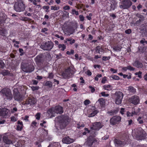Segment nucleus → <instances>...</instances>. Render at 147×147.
<instances>
[{
  "mask_svg": "<svg viewBox=\"0 0 147 147\" xmlns=\"http://www.w3.org/2000/svg\"><path fill=\"white\" fill-rule=\"evenodd\" d=\"M57 119L61 129H64L69 123L68 117L67 116L61 115L57 117Z\"/></svg>",
  "mask_w": 147,
  "mask_h": 147,
  "instance_id": "f257e3e1",
  "label": "nucleus"
},
{
  "mask_svg": "<svg viewBox=\"0 0 147 147\" xmlns=\"http://www.w3.org/2000/svg\"><path fill=\"white\" fill-rule=\"evenodd\" d=\"M95 135H90L87 139L86 141L84 144V145L89 147H92L93 144L95 145L98 144L97 140L95 138Z\"/></svg>",
  "mask_w": 147,
  "mask_h": 147,
  "instance_id": "f03ea898",
  "label": "nucleus"
},
{
  "mask_svg": "<svg viewBox=\"0 0 147 147\" xmlns=\"http://www.w3.org/2000/svg\"><path fill=\"white\" fill-rule=\"evenodd\" d=\"M15 10L17 12H20L24 11L25 8V6L22 0H19L15 2L14 6Z\"/></svg>",
  "mask_w": 147,
  "mask_h": 147,
  "instance_id": "7ed1b4c3",
  "label": "nucleus"
},
{
  "mask_svg": "<svg viewBox=\"0 0 147 147\" xmlns=\"http://www.w3.org/2000/svg\"><path fill=\"white\" fill-rule=\"evenodd\" d=\"M21 67L22 70L26 73L31 72L34 69V67L32 65L24 62L22 63Z\"/></svg>",
  "mask_w": 147,
  "mask_h": 147,
  "instance_id": "20e7f679",
  "label": "nucleus"
},
{
  "mask_svg": "<svg viewBox=\"0 0 147 147\" xmlns=\"http://www.w3.org/2000/svg\"><path fill=\"white\" fill-rule=\"evenodd\" d=\"M0 93L3 94V96H5L7 100H10L13 98L11 92L9 88H4L0 91Z\"/></svg>",
  "mask_w": 147,
  "mask_h": 147,
  "instance_id": "39448f33",
  "label": "nucleus"
},
{
  "mask_svg": "<svg viewBox=\"0 0 147 147\" xmlns=\"http://www.w3.org/2000/svg\"><path fill=\"white\" fill-rule=\"evenodd\" d=\"M54 44L51 41H48L41 45L40 47L43 50L50 51L53 47Z\"/></svg>",
  "mask_w": 147,
  "mask_h": 147,
  "instance_id": "423d86ee",
  "label": "nucleus"
},
{
  "mask_svg": "<svg viewBox=\"0 0 147 147\" xmlns=\"http://www.w3.org/2000/svg\"><path fill=\"white\" fill-rule=\"evenodd\" d=\"M115 103L118 105L121 104L123 94L120 91L116 92L115 94Z\"/></svg>",
  "mask_w": 147,
  "mask_h": 147,
  "instance_id": "0eeeda50",
  "label": "nucleus"
},
{
  "mask_svg": "<svg viewBox=\"0 0 147 147\" xmlns=\"http://www.w3.org/2000/svg\"><path fill=\"white\" fill-rule=\"evenodd\" d=\"M121 5L120 7L123 9H127L129 8L132 5V2L130 0H123L121 2Z\"/></svg>",
  "mask_w": 147,
  "mask_h": 147,
  "instance_id": "6e6552de",
  "label": "nucleus"
},
{
  "mask_svg": "<svg viewBox=\"0 0 147 147\" xmlns=\"http://www.w3.org/2000/svg\"><path fill=\"white\" fill-rule=\"evenodd\" d=\"M36 100L34 97L29 98L26 100L24 105L28 107H29L33 106L36 104Z\"/></svg>",
  "mask_w": 147,
  "mask_h": 147,
  "instance_id": "1a4fd4ad",
  "label": "nucleus"
},
{
  "mask_svg": "<svg viewBox=\"0 0 147 147\" xmlns=\"http://www.w3.org/2000/svg\"><path fill=\"white\" fill-rule=\"evenodd\" d=\"M71 71L72 70L70 67L68 68L62 72L61 76L64 78H68L72 75L71 73Z\"/></svg>",
  "mask_w": 147,
  "mask_h": 147,
  "instance_id": "9d476101",
  "label": "nucleus"
},
{
  "mask_svg": "<svg viewBox=\"0 0 147 147\" xmlns=\"http://www.w3.org/2000/svg\"><path fill=\"white\" fill-rule=\"evenodd\" d=\"M135 134L136 137L139 139L144 138L145 136V132L141 128L136 130Z\"/></svg>",
  "mask_w": 147,
  "mask_h": 147,
  "instance_id": "9b49d317",
  "label": "nucleus"
},
{
  "mask_svg": "<svg viewBox=\"0 0 147 147\" xmlns=\"http://www.w3.org/2000/svg\"><path fill=\"white\" fill-rule=\"evenodd\" d=\"M121 120V117L119 116H116L113 117L110 120V123L112 125H115L118 124Z\"/></svg>",
  "mask_w": 147,
  "mask_h": 147,
  "instance_id": "f8f14e48",
  "label": "nucleus"
},
{
  "mask_svg": "<svg viewBox=\"0 0 147 147\" xmlns=\"http://www.w3.org/2000/svg\"><path fill=\"white\" fill-rule=\"evenodd\" d=\"M115 146L117 147H121V146H123L125 143V140L115 139L114 141Z\"/></svg>",
  "mask_w": 147,
  "mask_h": 147,
  "instance_id": "ddd939ff",
  "label": "nucleus"
},
{
  "mask_svg": "<svg viewBox=\"0 0 147 147\" xmlns=\"http://www.w3.org/2000/svg\"><path fill=\"white\" fill-rule=\"evenodd\" d=\"M129 100L130 102L135 105L138 104L140 101L138 96L135 95L132 96Z\"/></svg>",
  "mask_w": 147,
  "mask_h": 147,
  "instance_id": "4468645a",
  "label": "nucleus"
},
{
  "mask_svg": "<svg viewBox=\"0 0 147 147\" xmlns=\"http://www.w3.org/2000/svg\"><path fill=\"white\" fill-rule=\"evenodd\" d=\"M14 98L15 100L20 101L23 100L24 97L22 95L20 94V93L18 92L15 94Z\"/></svg>",
  "mask_w": 147,
  "mask_h": 147,
  "instance_id": "2eb2a0df",
  "label": "nucleus"
},
{
  "mask_svg": "<svg viewBox=\"0 0 147 147\" xmlns=\"http://www.w3.org/2000/svg\"><path fill=\"white\" fill-rule=\"evenodd\" d=\"M9 111L6 109H0V115L4 117H6V116L8 115V113Z\"/></svg>",
  "mask_w": 147,
  "mask_h": 147,
  "instance_id": "dca6fc26",
  "label": "nucleus"
},
{
  "mask_svg": "<svg viewBox=\"0 0 147 147\" xmlns=\"http://www.w3.org/2000/svg\"><path fill=\"white\" fill-rule=\"evenodd\" d=\"M74 140L70 138L69 137H65L62 139L63 142L66 144H69L74 142Z\"/></svg>",
  "mask_w": 147,
  "mask_h": 147,
  "instance_id": "f3484780",
  "label": "nucleus"
},
{
  "mask_svg": "<svg viewBox=\"0 0 147 147\" xmlns=\"http://www.w3.org/2000/svg\"><path fill=\"white\" fill-rule=\"evenodd\" d=\"M53 109L55 113L61 114L63 112V107L60 106H56Z\"/></svg>",
  "mask_w": 147,
  "mask_h": 147,
  "instance_id": "a211bd4d",
  "label": "nucleus"
},
{
  "mask_svg": "<svg viewBox=\"0 0 147 147\" xmlns=\"http://www.w3.org/2000/svg\"><path fill=\"white\" fill-rule=\"evenodd\" d=\"M55 113L53 108L49 109L47 111V114L48 115V116L50 118L55 117Z\"/></svg>",
  "mask_w": 147,
  "mask_h": 147,
  "instance_id": "6ab92c4d",
  "label": "nucleus"
},
{
  "mask_svg": "<svg viewBox=\"0 0 147 147\" xmlns=\"http://www.w3.org/2000/svg\"><path fill=\"white\" fill-rule=\"evenodd\" d=\"M102 127L101 124L100 122H96L93 124V127H90L92 129L98 130Z\"/></svg>",
  "mask_w": 147,
  "mask_h": 147,
  "instance_id": "aec40b11",
  "label": "nucleus"
},
{
  "mask_svg": "<svg viewBox=\"0 0 147 147\" xmlns=\"http://www.w3.org/2000/svg\"><path fill=\"white\" fill-rule=\"evenodd\" d=\"M3 140L4 142L7 144H13V141L9 139L8 137L6 136H4L3 137Z\"/></svg>",
  "mask_w": 147,
  "mask_h": 147,
  "instance_id": "412c9836",
  "label": "nucleus"
},
{
  "mask_svg": "<svg viewBox=\"0 0 147 147\" xmlns=\"http://www.w3.org/2000/svg\"><path fill=\"white\" fill-rule=\"evenodd\" d=\"M133 65L138 68H142L143 67L142 63L138 60H136L133 64Z\"/></svg>",
  "mask_w": 147,
  "mask_h": 147,
  "instance_id": "4be33fe9",
  "label": "nucleus"
},
{
  "mask_svg": "<svg viewBox=\"0 0 147 147\" xmlns=\"http://www.w3.org/2000/svg\"><path fill=\"white\" fill-rule=\"evenodd\" d=\"M136 16L138 18H140V19H139L138 20L136 21V24H139L141 22L143 21L144 19V17L142 15H141L137 13L136 15Z\"/></svg>",
  "mask_w": 147,
  "mask_h": 147,
  "instance_id": "5701e85b",
  "label": "nucleus"
},
{
  "mask_svg": "<svg viewBox=\"0 0 147 147\" xmlns=\"http://www.w3.org/2000/svg\"><path fill=\"white\" fill-rule=\"evenodd\" d=\"M7 19V16L5 14L2 12L0 13V21L3 20L5 21Z\"/></svg>",
  "mask_w": 147,
  "mask_h": 147,
  "instance_id": "b1692460",
  "label": "nucleus"
},
{
  "mask_svg": "<svg viewBox=\"0 0 147 147\" xmlns=\"http://www.w3.org/2000/svg\"><path fill=\"white\" fill-rule=\"evenodd\" d=\"M98 101L99 102L101 107H104L105 103V100L104 99L102 98H100L98 99Z\"/></svg>",
  "mask_w": 147,
  "mask_h": 147,
  "instance_id": "393cba45",
  "label": "nucleus"
},
{
  "mask_svg": "<svg viewBox=\"0 0 147 147\" xmlns=\"http://www.w3.org/2000/svg\"><path fill=\"white\" fill-rule=\"evenodd\" d=\"M1 74L3 76H9L10 74V72L7 70H3L1 72Z\"/></svg>",
  "mask_w": 147,
  "mask_h": 147,
  "instance_id": "a878e982",
  "label": "nucleus"
},
{
  "mask_svg": "<svg viewBox=\"0 0 147 147\" xmlns=\"http://www.w3.org/2000/svg\"><path fill=\"white\" fill-rule=\"evenodd\" d=\"M128 90L130 92L135 93L136 91V90L133 86H130L128 87Z\"/></svg>",
  "mask_w": 147,
  "mask_h": 147,
  "instance_id": "bb28decb",
  "label": "nucleus"
},
{
  "mask_svg": "<svg viewBox=\"0 0 147 147\" xmlns=\"http://www.w3.org/2000/svg\"><path fill=\"white\" fill-rule=\"evenodd\" d=\"M23 142L21 141H19L15 144V146L16 147H24Z\"/></svg>",
  "mask_w": 147,
  "mask_h": 147,
  "instance_id": "cd10ccee",
  "label": "nucleus"
},
{
  "mask_svg": "<svg viewBox=\"0 0 147 147\" xmlns=\"http://www.w3.org/2000/svg\"><path fill=\"white\" fill-rule=\"evenodd\" d=\"M58 47L59 49L62 51H64L66 49V46L63 44H59L58 45Z\"/></svg>",
  "mask_w": 147,
  "mask_h": 147,
  "instance_id": "c85d7f7f",
  "label": "nucleus"
},
{
  "mask_svg": "<svg viewBox=\"0 0 147 147\" xmlns=\"http://www.w3.org/2000/svg\"><path fill=\"white\" fill-rule=\"evenodd\" d=\"M98 111L97 110L94 111L93 112L91 113L89 115V117H91L95 116L96 114H97Z\"/></svg>",
  "mask_w": 147,
  "mask_h": 147,
  "instance_id": "c756f323",
  "label": "nucleus"
},
{
  "mask_svg": "<svg viewBox=\"0 0 147 147\" xmlns=\"http://www.w3.org/2000/svg\"><path fill=\"white\" fill-rule=\"evenodd\" d=\"M35 61L37 63H40L41 62V57L40 56H38L35 58Z\"/></svg>",
  "mask_w": 147,
  "mask_h": 147,
  "instance_id": "7c9ffc66",
  "label": "nucleus"
},
{
  "mask_svg": "<svg viewBox=\"0 0 147 147\" xmlns=\"http://www.w3.org/2000/svg\"><path fill=\"white\" fill-rule=\"evenodd\" d=\"M45 85L48 86L49 88H51L52 86V84L51 82L48 81L46 82Z\"/></svg>",
  "mask_w": 147,
  "mask_h": 147,
  "instance_id": "2f4dec72",
  "label": "nucleus"
},
{
  "mask_svg": "<svg viewBox=\"0 0 147 147\" xmlns=\"http://www.w3.org/2000/svg\"><path fill=\"white\" fill-rule=\"evenodd\" d=\"M138 49L140 52L143 53L145 51L146 48L144 47H141L139 46L138 47Z\"/></svg>",
  "mask_w": 147,
  "mask_h": 147,
  "instance_id": "473e14b6",
  "label": "nucleus"
},
{
  "mask_svg": "<svg viewBox=\"0 0 147 147\" xmlns=\"http://www.w3.org/2000/svg\"><path fill=\"white\" fill-rule=\"evenodd\" d=\"M110 79L112 78L113 79L116 80H118L119 79V78L117 76L112 75L110 77Z\"/></svg>",
  "mask_w": 147,
  "mask_h": 147,
  "instance_id": "72a5a7b5",
  "label": "nucleus"
},
{
  "mask_svg": "<svg viewBox=\"0 0 147 147\" xmlns=\"http://www.w3.org/2000/svg\"><path fill=\"white\" fill-rule=\"evenodd\" d=\"M93 129H91V130H88L87 131L88 133H90L91 135H95V131H93Z\"/></svg>",
  "mask_w": 147,
  "mask_h": 147,
  "instance_id": "f704fd0d",
  "label": "nucleus"
},
{
  "mask_svg": "<svg viewBox=\"0 0 147 147\" xmlns=\"http://www.w3.org/2000/svg\"><path fill=\"white\" fill-rule=\"evenodd\" d=\"M5 64L1 60H0V66L1 68H3L5 66Z\"/></svg>",
  "mask_w": 147,
  "mask_h": 147,
  "instance_id": "c9c22d12",
  "label": "nucleus"
},
{
  "mask_svg": "<svg viewBox=\"0 0 147 147\" xmlns=\"http://www.w3.org/2000/svg\"><path fill=\"white\" fill-rule=\"evenodd\" d=\"M72 13L73 14H75L76 15H78L79 14L78 12L76 11V10L74 9H73L72 10Z\"/></svg>",
  "mask_w": 147,
  "mask_h": 147,
  "instance_id": "e433bc0d",
  "label": "nucleus"
},
{
  "mask_svg": "<svg viewBox=\"0 0 147 147\" xmlns=\"http://www.w3.org/2000/svg\"><path fill=\"white\" fill-rule=\"evenodd\" d=\"M142 74V72L140 71H139L138 72L136 73L135 74L136 75H138V77L139 78H142V75H141Z\"/></svg>",
  "mask_w": 147,
  "mask_h": 147,
  "instance_id": "4c0bfd02",
  "label": "nucleus"
},
{
  "mask_svg": "<svg viewBox=\"0 0 147 147\" xmlns=\"http://www.w3.org/2000/svg\"><path fill=\"white\" fill-rule=\"evenodd\" d=\"M59 9V7H56V6H51V10H56Z\"/></svg>",
  "mask_w": 147,
  "mask_h": 147,
  "instance_id": "58836bf2",
  "label": "nucleus"
},
{
  "mask_svg": "<svg viewBox=\"0 0 147 147\" xmlns=\"http://www.w3.org/2000/svg\"><path fill=\"white\" fill-rule=\"evenodd\" d=\"M22 126L18 125L16 129L18 130L21 131L22 129Z\"/></svg>",
  "mask_w": 147,
  "mask_h": 147,
  "instance_id": "ea45409f",
  "label": "nucleus"
},
{
  "mask_svg": "<svg viewBox=\"0 0 147 147\" xmlns=\"http://www.w3.org/2000/svg\"><path fill=\"white\" fill-rule=\"evenodd\" d=\"M115 113V111H113L111 110L110 111H108L107 112V113L111 115H114Z\"/></svg>",
  "mask_w": 147,
  "mask_h": 147,
  "instance_id": "a19ab883",
  "label": "nucleus"
},
{
  "mask_svg": "<svg viewBox=\"0 0 147 147\" xmlns=\"http://www.w3.org/2000/svg\"><path fill=\"white\" fill-rule=\"evenodd\" d=\"M22 20L24 21H29L31 20V19L30 18H29L27 17H23L22 18V19H21Z\"/></svg>",
  "mask_w": 147,
  "mask_h": 147,
  "instance_id": "79ce46f5",
  "label": "nucleus"
},
{
  "mask_svg": "<svg viewBox=\"0 0 147 147\" xmlns=\"http://www.w3.org/2000/svg\"><path fill=\"white\" fill-rule=\"evenodd\" d=\"M90 102V101L89 100H86L84 101V103L85 105H87L89 104Z\"/></svg>",
  "mask_w": 147,
  "mask_h": 147,
  "instance_id": "37998d69",
  "label": "nucleus"
},
{
  "mask_svg": "<svg viewBox=\"0 0 147 147\" xmlns=\"http://www.w3.org/2000/svg\"><path fill=\"white\" fill-rule=\"evenodd\" d=\"M131 29H129L125 31V33L126 34H129L131 33Z\"/></svg>",
  "mask_w": 147,
  "mask_h": 147,
  "instance_id": "c03bdc74",
  "label": "nucleus"
},
{
  "mask_svg": "<svg viewBox=\"0 0 147 147\" xmlns=\"http://www.w3.org/2000/svg\"><path fill=\"white\" fill-rule=\"evenodd\" d=\"M141 117H139L137 119L138 121H139L140 124H142L143 123V121L142 120H141Z\"/></svg>",
  "mask_w": 147,
  "mask_h": 147,
  "instance_id": "a18cd8bd",
  "label": "nucleus"
},
{
  "mask_svg": "<svg viewBox=\"0 0 147 147\" xmlns=\"http://www.w3.org/2000/svg\"><path fill=\"white\" fill-rule=\"evenodd\" d=\"M128 69L130 71H134L135 70V68L131 66H127Z\"/></svg>",
  "mask_w": 147,
  "mask_h": 147,
  "instance_id": "49530a36",
  "label": "nucleus"
},
{
  "mask_svg": "<svg viewBox=\"0 0 147 147\" xmlns=\"http://www.w3.org/2000/svg\"><path fill=\"white\" fill-rule=\"evenodd\" d=\"M110 57L104 56L102 57V60L104 61H107L110 59Z\"/></svg>",
  "mask_w": 147,
  "mask_h": 147,
  "instance_id": "de8ad7c7",
  "label": "nucleus"
},
{
  "mask_svg": "<svg viewBox=\"0 0 147 147\" xmlns=\"http://www.w3.org/2000/svg\"><path fill=\"white\" fill-rule=\"evenodd\" d=\"M101 94L102 96H109V94H106L105 92H101Z\"/></svg>",
  "mask_w": 147,
  "mask_h": 147,
  "instance_id": "09e8293b",
  "label": "nucleus"
},
{
  "mask_svg": "<svg viewBox=\"0 0 147 147\" xmlns=\"http://www.w3.org/2000/svg\"><path fill=\"white\" fill-rule=\"evenodd\" d=\"M40 113H38L36 114V119L38 120H39L40 119Z\"/></svg>",
  "mask_w": 147,
  "mask_h": 147,
  "instance_id": "8fccbe9b",
  "label": "nucleus"
},
{
  "mask_svg": "<svg viewBox=\"0 0 147 147\" xmlns=\"http://www.w3.org/2000/svg\"><path fill=\"white\" fill-rule=\"evenodd\" d=\"M126 77H127L128 79H130L131 78V75L128 76V75L125 74H124L123 75V78H125Z\"/></svg>",
  "mask_w": 147,
  "mask_h": 147,
  "instance_id": "3c124183",
  "label": "nucleus"
},
{
  "mask_svg": "<svg viewBox=\"0 0 147 147\" xmlns=\"http://www.w3.org/2000/svg\"><path fill=\"white\" fill-rule=\"evenodd\" d=\"M11 121L13 122H14L17 121V119L14 117H11Z\"/></svg>",
  "mask_w": 147,
  "mask_h": 147,
  "instance_id": "603ef678",
  "label": "nucleus"
},
{
  "mask_svg": "<svg viewBox=\"0 0 147 147\" xmlns=\"http://www.w3.org/2000/svg\"><path fill=\"white\" fill-rule=\"evenodd\" d=\"M111 87V86L109 85H107L106 86H103L104 88L106 90H109L108 89V88H110Z\"/></svg>",
  "mask_w": 147,
  "mask_h": 147,
  "instance_id": "864d4df0",
  "label": "nucleus"
},
{
  "mask_svg": "<svg viewBox=\"0 0 147 147\" xmlns=\"http://www.w3.org/2000/svg\"><path fill=\"white\" fill-rule=\"evenodd\" d=\"M53 74L52 73H50L49 74V76L48 77V78H53Z\"/></svg>",
  "mask_w": 147,
  "mask_h": 147,
  "instance_id": "5fc2aeb1",
  "label": "nucleus"
},
{
  "mask_svg": "<svg viewBox=\"0 0 147 147\" xmlns=\"http://www.w3.org/2000/svg\"><path fill=\"white\" fill-rule=\"evenodd\" d=\"M43 8L44 9H45L47 10L46 11V12H49L48 9L49 8V7L48 6H44L43 7Z\"/></svg>",
  "mask_w": 147,
  "mask_h": 147,
  "instance_id": "6e6d98bb",
  "label": "nucleus"
},
{
  "mask_svg": "<svg viewBox=\"0 0 147 147\" xmlns=\"http://www.w3.org/2000/svg\"><path fill=\"white\" fill-rule=\"evenodd\" d=\"M106 78L105 77L103 78L101 81V82L103 84L105 83V81L106 80Z\"/></svg>",
  "mask_w": 147,
  "mask_h": 147,
  "instance_id": "4d7b16f0",
  "label": "nucleus"
},
{
  "mask_svg": "<svg viewBox=\"0 0 147 147\" xmlns=\"http://www.w3.org/2000/svg\"><path fill=\"white\" fill-rule=\"evenodd\" d=\"M31 88L33 91L37 90L39 88L37 86H32Z\"/></svg>",
  "mask_w": 147,
  "mask_h": 147,
  "instance_id": "13d9d810",
  "label": "nucleus"
},
{
  "mask_svg": "<svg viewBox=\"0 0 147 147\" xmlns=\"http://www.w3.org/2000/svg\"><path fill=\"white\" fill-rule=\"evenodd\" d=\"M89 87L91 89V92H92L93 93L95 91V89L94 87H92L91 86H89Z\"/></svg>",
  "mask_w": 147,
  "mask_h": 147,
  "instance_id": "bf43d9fd",
  "label": "nucleus"
},
{
  "mask_svg": "<svg viewBox=\"0 0 147 147\" xmlns=\"http://www.w3.org/2000/svg\"><path fill=\"white\" fill-rule=\"evenodd\" d=\"M79 18L81 21H83L84 20V17L82 15H80Z\"/></svg>",
  "mask_w": 147,
  "mask_h": 147,
  "instance_id": "052dcab7",
  "label": "nucleus"
},
{
  "mask_svg": "<svg viewBox=\"0 0 147 147\" xmlns=\"http://www.w3.org/2000/svg\"><path fill=\"white\" fill-rule=\"evenodd\" d=\"M96 52L98 53H100V47L97 46L96 47Z\"/></svg>",
  "mask_w": 147,
  "mask_h": 147,
  "instance_id": "680f3d73",
  "label": "nucleus"
},
{
  "mask_svg": "<svg viewBox=\"0 0 147 147\" xmlns=\"http://www.w3.org/2000/svg\"><path fill=\"white\" fill-rule=\"evenodd\" d=\"M19 51L20 52V53H21L20 54V55L22 56L23 55V50L22 49H19Z\"/></svg>",
  "mask_w": 147,
  "mask_h": 147,
  "instance_id": "e2e57ef3",
  "label": "nucleus"
},
{
  "mask_svg": "<svg viewBox=\"0 0 147 147\" xmlns=\"http://www.w3.org/2000/svg\"><path fill=\"white\" fill-rule=\"evenodd\" d=\"M63 9L65 10L69 9H70V7L69 6L67 5L64 6L63 7Z\"/></svg>",
  "mask_w": 147,
  "mask_h": 147,
  "instance_id": "0e129e2a",
  "label": "nucleus"
},
{
  "mask_svg": "<svg viewBox=\"0 0 147 147\" xmlns=\"http://www.w3.org/2000/svg\"><path fill=\"white\" fill-rule=\"evenodd\" d=\"M141 31H142V33L144 34L146 32V30L145 28L142 29Z\"/></svg>",
  "mask_w": 147,
  "mask_h": 147,
  "instance_id": "69168bd1",
  "label": "nucleus"
},
{
  "mask_svg": "<svg viewBox=\"0 0 147 147\" xmlns=\"http://www.w3.org/2000/svg\"><path fill=\"white\" fill-rule=\"evenodd\" d=\"M110 71L112 72H113V73H115L117 72V70L113 68H111L110 69Z\"/></svg>",
  "mask_w": 147,
  "mask_h": 147,
  "instance_id": "338daca9",
  "label": "nucleus"
},
{
  "mask_svg": "<svg viewBox=\"0 0 147 147\" xmlns=\"http://www.w3.org/2000/svg\"><path fill=\"white\" fill-rule=\"evenodd\" d=\"M87 74L88 75L90 76L91 75L92 73L90 70H88L87 71Z\"/></svg>",
  "mask_w": 147,
  "mask_h": 147,
  "instance_id": "774afa93",
  "label": "nucleus"
}]
</instances>
